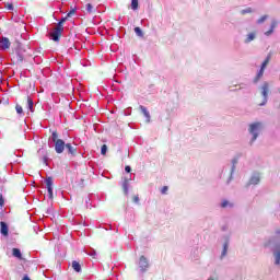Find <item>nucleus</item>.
Returning a JSON list of instances; mask_svg holds the SVG:
<instances>
[{"label":"nucleus","mask_w":280,"mask_h":280,"mask_svg":"<svg viewBox=\"0 0 280 280\" xmlns=\"http://www.w3.org/2000/svg\"><path fill=\"white\" fill-rule=\"evenodd\" d=\"M51 139L55 142V151L57 154H62L66 150H68V154H72V156H75L78 154V147L75 144L71 143H65L62 139L58 138V131H52Z\"/></svg>","instance_id":"obj_1"},{"label":"nucleus","mask_w":280,"mask_h":280,"mask_svg":"<svg viewBox=\"0 0 280 280\" xmlns=\"http://www.w3.org/2000/svg\"><path fill=\"white\" fill-rule=\"evenodd\" d=\"M271 58H272V55L269 54L267 56V58L264 60V62L261 63L260 70L258 71V73L254 78L255 84H257V82H259V80H261V78H264V71H266V67H268V65H270V59Z\"/></svg>","instance_id":"obj_2"},{"label":"nucleus","mask_w":280,"mask_h":280,"mask_svg":"<svg viewBox=\"0 0 280 280\" xmlns=\"http://www.w3.org/2000/svg\"><path fill=\"white\" fill-rule=\"evenodd\" d=\"M264 128L261 122H254L249 125V133L253 135L252 141H257V137H259V132Z\"/></svg>","instance_id":"obj_3"},{"label":"nucleus","mask_w":280,"mask_h":280,"mask_svg":"<svg viewBox=\"0 0 280 280\" xmlns=\"http://www.w3.org/2000/svg\"><path fill=\"white\" fill-rule=\"evenodd\" d=\"M270 91V85L268 82H265L261 86V95L264 97L262 102L258 104V106H266L268 104V93Z\"/></svg>","instance_id":"obj_4"},{"label":"nucleus","mask_w":280,"mask_h":280,"mask_svg":"<svg viewBox=\"0 0 280 280\" xmlns=\"http://www.w3.org/2000/svg\"><path fill=\"white\" fill-rule=\"evenodd\" d=\"M62 32H65V28L56 26L52 33H50L51 40L58 43V40H60V36H62Z\"/></svg>","instance_id":"obj_5"},{"label":"nucleus","mask_w":280,"mask_h":280,"mask_svg":"<svg viewBox=\"0 0 280 280\" xmlns=\"http://www.w3.org/2000/svg\"><path fill=\"white\" fill-rule=\"evenodd\" d=\"M149 267H150V264L148 262V258H145V256H140V260H139L140 270H142V272H145V270H148Z\"/></svg>","instance_id":"obj_6"},{"label":"nucleus","mask_w":280,"mask_h":280,"mask_svg":"<svg viewBox=\"0 0 280 280\" xmlns=\"http://www.w3.org/2000/svg\"><path fill=\"white\" fill-rule=\"evenodd\" d=\"M9 231H10V229L8 228V223L1 221L0 222V233H1V235H3L4 237H8Z\"/></svg>","instance_id":"obj_7"},{"label":"nucleus","mask_w":280,"mask_h":280,"mask_svg":"<svg viewBox=\"0 0 280 280\" xmlns=\"http://www.w3.org/2000/svg\"><path fill=\"white\" fill-rule=\"evenodd\" d=\"M10 45H11L10 39L8 37H2L0 39V49H3V50L10 49Z\"/></svg>","instance_id":"obj_8"},{"label":"nucleus","mask_w":280,"mask_h":280,"mask_svg":"<svg viewBox=\"0 0 280 280\" xmlns=\"http://www.w3.org/2000/svg\"><path fill=\"white\" fill-rule=\"evenodd\" d=\"M12 60L16 65H19V63L23 62V55H21V52H19V51H15L12 54Z\"/></svg>","instance_id":"obj_9"},{"label":"nucleus","mask_w":280,"mask_h":280,"mask_svg":"<svg viewBox=\"0 0 280 280\" xmlns=\"http://www.w3.org/2000/svg\"><path fill=\"white\" fill-rule=\"evenodd\" d=\"M140 110L144 115V117L147 119V124H150V112H148V108H145L143 105H141Z\"/></svg>","instance_id":"obj_10"},{"label":"nucleus","mask_w":280,"mask_h":280,"mask_svg":"<svg viewBox=\"0 0 280 280\" xmlns=\"http://www.w3.org/2000/svg\"><path fill=\"white\" fill-rule=\"evenodd\" d=\"M25 100L28 110H31V113H34V101H32V97L30 96H26Z\"/></svg>","instance_id":"obj_11"},{"label":"nucleus","mask_w":280,"mask_h":280,"mask_svg":"<svg viewBox=\"0 0 280 280\" xmlns=\"http://www.w3.org/2000/svg\"><path fill=\"white\" fill-rule=\"evenodd\" d=\"M72 268L74 272H82V265L78 260L72 261Z\"/></svg>","instance_id":"obj_12"},{"label":"nucleus","mask_w":280,"mask_h":280,"mask_svg":"<svg viewBox=\"0 0 280 280\" xmlns=\"http://www.w3.org/2000/svg\"><path fill=\"white\" fill-rule=\"evenodd\" d=\"M12 255H13V257H16L18 259H23V254H21V249H19V248H13Z\"/></svg>","instance_id":"obj_13"},{"label":"nucleus","mask_w":280,"mask_h":280,"mask_svg":"<svg viewBox=\"0 0 280 280\" xmlns=\"http://www.w3.org/2000/svg\"><path fill=\"white\" fill-rule=\"evenodd\" d=\"M277 25H278L277 21H272L271 27L269 31L265 32V36H270V34L275 32V27H277Z\"/></svg>","instance_id":"obj_14"},{"label":"nucleus","mask_w":280,"mask_h":280,"mask_svg":"<svg viewBox=\"0 0 280 280\" xmlns=\"http://www.w3.org/2000/svg\"><path fill=\"white\" fill-rule=\"evenodd\" d=\"M85 11L88 12V14H94L95 7H93V4H91V3H88V4H85Z\"/></svg>","instance_id":"obj_15"},{"label":"nucleus","mask_w":280,"mask_h":280,"mask_svg":"<svg viewBox=\"0 0 280 280\" xmlns=\"http://www.w3.org/2000/svg\"><path fill=\"white\" fill-rule=\"evenodd\" d=\"M259 176H253L250 179H249V185H259Z\"/></svg>","instance_id":"obj_16"},{"label":"nucleus","mask_w":280,"mask_h":280,"mask_svg":"<svg viewBox=\"0 0 280 280\" xmlns=\"http://www.w3.org/2000/svg\"><path fill=\"white\" fill-rule=\"evenodd\" d=\"M255 40V33L247 34V38L245 39V43H253Z\"/></svg>","instance_id":"obj_17"},{"label":"nucleus","mask_w":280,"mask_h":280,"mask_svg":"<svg viewBox=\"0 0 280 280\" xmlns=\"http://www.w3.org/2000/svg\"><path fill=\"white\" fill-rule=\"evenodd\" d=\"M131 10H139V0H131Z\"/></svg>","instance_id":"obj_18"},{"label":"nucleus","mask_w":280,"mask_h":280,"mask_svg":"<svg viewBox=\"0 0 280 280\" xmlns=\"http://www.w3.org/2000/svg\"><path fill=\"white\" fill-rule=\"evenodd\" d=\"M67 16L66 18H62L58 24H57V27L61 28V30H65V26H62V24H65L67 22Z\"/></svg>","instance_id":"obj_19"},{"label":"nucleus","mask_w":280,"mask_h":280,"mask_svg":"<svg viewBox=\"0 0 280 280\" xmlns=\"http://www.w3.org/2000/svg\"><path fill=\"white\" fill-rule=\"evenodd\" d=\"M46 187L47 188L54 187V178L51 177L46 178Z\"/></svg>","instance_id":"obj_20"},{"label":"nucleus","mask_w":280,"mask_h":280,"mask_svg":"<svg viewBox=\"0 0 280 280\" xmlns=\"http://www.w3.org/2000/svg\"><path fill=\"white\" fill-rule=\"evenodd\" d=\"M221 207L222 209H226V207H233V203H230L228 200H223Z\"/></svg>","instance_id":"obj_21"},{"label":"nucleus","mask_w":280,"mask_h":280,"mask_svg":"<svg viewBox=\"0 0 280 280\" xmlns=\"http://www.w3.org/2000/svg\"><path fill=\"white\" fill-rule=\"evenodd\" d=\"M228 250H229V243H224L223 250H222V257H224L226 255Z\"/></svg>","instance_id":"obj_22"},{"label":"nucleus","mask_w":280,"mask_h":280,"mask_svg":"<svg viewBox=\"0 0 280 280\" xmlns=\"http://www.w3.org/2000/svg\"><path fill=\"white\" fill-rule=\"evenodd\" d=\"M4 8H5V10H11V11H13V10H14V4H12V3H10V2H7V3H4Z\"/></svg>","instance_id":"obj_23"},{"label":"nucleus","mask_w":280,"mask_h":280,"mask_svg":"<svg viewBox=\"0 0 280 280\" xmlns=\"http://www.w3.org/2000/svg\"><path fill=\"white\" fill-rule=\"evenodd\" d=\"M135 33L137 34V36H143V31H141V27L139 26L135 27Z\"/></svg>","instance_id":"obj_24"},{"label":"nucleus","mask_w":280,"mask_h":280,"mask_svg":"<svg viewBox=\"0 0 280 280\" xmlns=\"http://www.w3.org/2000/svg\"><path fill=\"white\" fill-rule=\"evenodd\" d=\"M15 110H16L18 115H23V106L15 105Z\"/></svg>","instance_id":"obj_25"},{"label":"nucleus","mask_w":280,"mask_h":280,"mask_svg":"<svg viewBox=\"0 0 280 280\" xmlns=\"http://www.w3.org/2000/svg\"><path fill=\"white\" fill-rule=\"evenodd\" d=\"M107 151H108V147L106 144H103L101 148V154H103V156H105Z\"/></svg>","instance_id":"obj_26"},{"label":"nucleus","mask_w":280,"mask_h":280,"mask_svg":"<svg viewBox=\"0 0 280 280\" xmlns=\"http://www.w3.org/2000/svg\"><path fill=\"white\" fill-rule=\"evenodd\" d=\"M47 191H48V198H54V187H49L47 188Z\"/></svg>","instance_id":"obj_27"},{"label":"nucleus","mask_w":280,"mask_h":280,"mask_svg":"<svg viewBox=\"0 0 280 280\" xmlns=\"http://www.w3.org/2000/svg\"><path fill=\"white\" fill-rule=\"evenodd\" d=\"M268 19V15H262L260 19H258L257 23L261 24Z\"/></svg>","instance_id":"obj_28"},{"label":"nucleus","mask_w":280,"mask_h":280,"mask_svg":"<svg viewBox=\"0 0 280 280\" xmlns=\"http://www.w3.org/2000/svg\"><path fill=\"white\" fill-rule=\"evenodd\" d=\"M280 264V250L276 253V265L279 266Z\"/></svg>","instance_id":"obj_29"},{"label":"nucleus","mask_w":280,"mask_h":280,"mask_svg":"<svg viewBox=\"0 0 280 280\" xmlns=\"http://www.w3.org/2000/svg\"><path fill=\"white\" fill-rule=\"evenodd\" d=\"M73 14H75V9H71L69 11V13L67 14V19H71V16H73Z\"/></svg>","instance_id":"obj_30"},{"label":"nucleus","mask_w":280,"mask_h":280,"mask_svg":"<svg viewBox=\"0 0 280 280\" xmlns=\"http://www.w3.org/2000/svg\"><path fill=\"white\" fill-rule=\"evenodd\" d=\"M250 12H253V10L250 8H248V9L241 11V14H250Z\"/></svg>","instance_id":"obj_31"},{"label":"nucleus","mask_w":280,"mask_h":280,"mask_svg":"<svg viewBox=\"0 0 280 280\" xmlns=\"http://www.w3.org/2000/svg\"><path fill=\"white\" fill-rule=\"evenodd\" d=\"M122 187H124L125 194H128V182H125Z\"/></svg>","instance_id":"obj_32"},{"label":"nucleus","mask_w":280,"mask_h":280,"mask_svg":"<svg viewBox=\"0 0 280 280\" xmlns=\"http://www.w3.org/2000/svg\"><path fill=\"white\" fill-rule=\"evenodd\" d=\"M167 189H168L167 186H163L161 189V194H163V195L167 194Z\"/></svg>","instance_id":"obj_33"},{"label":"nucleus","mask_w":280,"mask_h":280,"mask_svg":"<svg viewBox=\"0 0 280 280\" xmlns=\"http://www.w3.org/2000/svg\"><path fill=\"white\" fill-rule=\"evenodd\" d=\"M5 201L3 200V195L0 194V207H3Z\"/></svg>","instance_id":"obj_34"},{"label":"nucleus","mask_w":280,"mask_h":280,"mask_svg":"<svg viewBox=\"0 0 280 280\" xmlns=\"http://www.w3.org/2000/svg\"><path fill=\"white\" fill-rule=\"evenodd\" d=\"M125 172H127L128 174H130V172H132V168L130 166L125 167Z\"/></svg>","instance_id":"obj_35"},{"label":"nucleus","mask_w":280,"mask_h":280,"mask_svg":"<svg viewBox=\"0 0 280 280\" xmlns=\"http://www.w3.org/2000/svg\"><path fill=\"white\" fill-rule=\"evenodd\" d=\"M133 202H139V196L133 197Z\"/></svg>","instance_id":"obj_36"},{"label":"nucleus","mask_w":280,"mask_h":280,"mask_svg":"<svg viewBox=\"0 0 280 280\" xmlns=\"http://www.w3.org/2000/svg\"><path fill=\"white\" fill-rule=\"evenodd\" d=\"M23 280H31L30 277L24 276Z\"/></svg>","instance_id":"obj_37"},{"label":"nucleus","mask_w":280,"mask_h":280,"mask_svg":"<svg viewBox=\"0 0 280 280\" xmlns=\"http://www.w3.org/2000/svg\"><path fill=\"white\" fill-rule=\"evenodd\" d=\"M208 280H215V279H213V278H209Z\"/></svg>","instance_id":"obj_38"}]
</instances>
